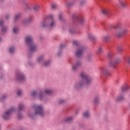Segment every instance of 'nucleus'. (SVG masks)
I'll use <instances>...</instances> for the list:
<instances>
[{
	"label": "nucleus",
	"instance_id": "bb28decb",
	"mask_svg": "<svg viewBox=\"0 0 130 130\" xmlns=\"http://www.w3.org/2000/svg\"><path fill=\"white\" fill-rule=\"evenodd\" d=\"M73 44L74 45L78 46V45H79V42H78L77 41H73Z\"/></svg>",
	"mask_w": 130,
	"mask_h": 130
},
{
	"label": "nucleus",
	"instance_id": "4be33fe9",
	"mask_svg": "<svg viewBox=\"0 0 130 130\" xmlns=\"http://www.w3.org/2000/svg\"><path fill=\"white\" fill-rule=\"evenodd\" d=\"M71 120H73V117H69L65 120V121H66V122H69L71 121Z\"/></svg>",
	"mask_w": 130,
	"mask_h": 130
},
{
	"label": "nucleus",
	"instance_id": "dca6fc26",
	"mask_svg": "<svg viewBox=\"0 0 130 130\" xmlns=\"http://www.w3.org/2000/svg\"><path fill=\"white\" fill-rule=\"evenodd\" d=\"M119 4L121 6V7H123V8H124V7H125V6H126V3L124 1H120Z\"/></svg>",
	"mask_w": 130,
	"mask_h": 130
},
{
	"label": "nucleus",
	"instance_id": "423d86ee",
	"mask_svg": "<svg viewBox=\"0 0 130 130\" xmlns=\"http://www.w3.org/2000/svg\"><path fill=\"white\" fill-rule=\"evenodd\" d=\"M113 28H114V29H117V30H120L123 35H124V34H126V33L128 32V29H123L122 26H121V25H120V24L119 23H118L115 26H114Z\"/></svg>",
	"mask_w": 130,
	"mask_h": 130
},
{
	"label": "nucleus",
	"instance_id": "3c124183",
	"mask_svg": "<svg viewBox=\"0 0 130 130\" xmlns=\"http://www.w3.org/2000/svg\"><path fill=\"white\" fill-rule=\"evenodd\" d=\"M3 99H5V95H3Z\"/></svg>",
	"mask_w": 130,
	"mask_h": 130
},
{
	"label": "nucleus",
	"instance_id": "6ab92c4d",
	"mask_svg": "<svg viewBox=\"0 0 130 130\" xmlns=\"http://www.w3.org/2000/svg\"><path fill=\"white\" fill-rule=\"evenodd\" d=\"M125 61L130 65V56H128L124 59Z\"/></svg>",
	"mask_w": 130,
	"mask_h": 130
},
{
	"label": "nucleus",
	"instance_id": "864d4df0",
	"mask_svg": "<svg viewBox=\"0 0 130 130\" xmlns=\"http://www.w3.org/2000/svg\"><path fill=\"white\" fill-rule=\"evenodd\" d=\"M0 41H2V38H0Z\"/></svg>",
	"mask_w": 130,
	"mask_h": 130
},
{
	"label": "nucleus",
	"instance_id": "5fc2aeb1",
	"mask_svg": "<svg viewBox=\"0 0 130 130\" xmlns=\"http://www.w3.org/2000/svg\"><path fill=\"white\" fill-rule=\"evenodd\" d=\"M58 55H59V53H58Z\"/></svg>",
	"mask_w": 130,
	"mask_h": 130
},
{
	"label": "nucleus",
	"instance_id": "c85d7f7f",
	"mask_svg": "<svg viewBox=\"0 0 130 130\" xmlns=\"http://www.w3.org/2000/svg\"><path fill=\"white\" fill-rule=\"evenodd\" d=\"M124 99V98L122 97V96H121V97H118L117 99V101H122V100Z\"/></svg>",
	"mask_w": 130,
	"mask_h": 130
},
{
	"label": "nucleus",
	"instance_id": "a878e982",
	"mask_svg": "<svg viewBox=\"0 0 130 130\" xmlns=\"http://www.w3.org/2000/svg\"><path fill=\"white\" fill-rule=\"evenodd\" d=\"M83 115L85 117H89L90 116V114H89V112H86L83 114Z\"/></svg>",
	"mask_w": 130,
	"mask_h": 130
},
{
	"label": "nucleus",
	"instance_id": "09e8293b",
	"mask_svg": "<svg viewBox=\"0 0 130 130\" xmlns=\"http://www.w3.org/2000/svg\"><path fill=\"white\" fill-rule=\"evenodd\" d=\"M62 47H63V45H60V48H62Z\"/></svg>",
	"mask_w": 130,
	"mask_h": 130
},
{
	"label": "nucleus",
	"instance_id": "49530a36",
	"mask_svg": "<svg viewBox=\"0 0 130 130\" xmlns=\"http://www.w3.org/2000/svg\"><path fill=\"white\" fill-rule=\"evenodd\" d=\"M4 24V21H0V26H3Z\"/></svg>",
	"mask_w": 130,
	"mask_h": 130
},
{
	"label": "nucleus",
	"instance_id": "de8ad7c7",
	"mask_svg": "<svg viewBox=\"0 0 130 130\" xmlns=\"http://www.w3.org/2000/svg\"><path fill=\"white\" fill-rule=\"evenodd\" d=\"M63 101H60L59 102V104H60L61 103H63Z\"/></svg>",
	"mask_w": 130,
	"mask_h": 130
},
{
	"label": "nucleus",
	"instance_id": "7ed1b4c3",
	"mask_svg": "<svg viewBox=\"0 0 130 130\" xmlns=\"http://www.w3.org/2000/svg\"><path fill=\"white\" fill-rule=\"evenodd\" d=\"M81 77L84 81H85L86 85H90L92 83V79L87 75L86 73L84 72L81 73Z\"/></svg>",
	"mask_w": 130,
	"mask_h": 130
},
{
	"label": "nucleus",
	"instance_id": "f704fd0d",
	"mask_svg": "<svg viewBox=\"0 0 130 130\" xmlns=\"http://www.w3.org/2000/svg\"><path fill=\"white\" fill-rule=\"evenodd\" d=\"M50 63V62H48V61L45 62V63H44V66L45 67H48V66H49Z\"/></svg>",
	"mask_w": 130,
	"mask_h": 130
},
{
	"label": "nucleus",
	"instance_id": "4468645a",
	"mask_svg": "<svg viewBox=\"0 0 130 130\" xmlns=\"http://www.w3.org/2000/svg\"><path fill=\"white\" fill-rule=\"evenodd\" d=\"M80 66H81V62H77L76 65L73 67V70H74V71H76V69H78L79 67H80Z\"/></svg>",
	"mask_w": 130,
	"mask_h": 130
},
{
	"label": "nucleus",
	"instance_id": "e433bc0d",
	"mask_svg": "<svg viewBox=\"0 0 130 130\" xmlns=\"http://www.w3.org/2000/svg\"><path fill=\"white\" fill-rule=\"evenodd\" d=\"M22 91L18 90L17 92V95H18V96H21V95H22Z\"/></svg>",
	"mask_w": 130,
	"mask_h": 130
},
{
	"label": "nucleus",
	"instance_id": "6e6552de",
	"mask_svg": "<svg viewBox=\"0 0 130 130\" xmlns=\"http://www.w3.org/2000/svg\"><path fill=\"white\" fill-rule=\"evenodd\" d=\"M85 49L84 47H80L76 52V55L77 57H82L83 56V54L84 53V51Z\"/></svg>",
	"mask_w": 130,
	"mask_h": 130
},
{
	"label": "nucleus",
	"instance_id": "2f4dec72",
	"mask_svg": "<svg viewBox=\"0 0 130 130\" xmlns=\"http://www.w3.org/2000/svg\"><path fill=\"white\" fill-rule=\"evenodd\" d=\"M70 33H71V34H74V33H75V29L74 28L70 29Z\"/></svg>",
	"mask_w": 130,
	"mask_h": 130
},
{
	"label": "nucleus",
	"instance_id": "c9c22d12",
	"mask_svg": "<svg viewBox=\"0 0 130 130\" xmlns=\"http://www.w3.org/2000/svg\"><path fill=\"white\" fill-rule=\"evenodd\" d=\"M37 94V91H34L32 92V96H33V97H34V96H36Z\"/></svg>",
	"mask_w": 130,
	"mask_h": 130
},
{
	"label": "nucleus",
	"instance_id": "2eb2a0df",
	"mask_svg": "<svg viewBox=\"0 0 130 130\" xmlns=\"http://www.w3.org/2000/svg\"><path fill=\"white\" fill-rule=\"evenodd\" d=\"M128 89H129V86L128 85L123 86L122 87V92H126Z\"/></svg>",
	"mask_w": 130,
	"mask_h": 130
},
{
	"label": "nucleus",
	"instance_id": "a211bd4d",
	"mask_svg": "<svg viewBox=\"0 0 130 130\" xmlns=\"http://www.w3.org/2000/svg\"><path fill=\"white\" fill-rule=\"evenodd\" d=\"M45 92L47 95H50L52 93V90H45Z\"/></svg>",
	"mask_w": 130,
	"mask_h": 130
},
{
	"label": "nucleus",
	"instance_id": "393cba45",
	"mask_svg": "<svg viewBox=\"0 0 130 130\" xmlns=\"http://www.w3.org/2000/svg\"><path fill=\"white\" fill-rule=\"evenodd\" d=\"M9 51L10 52V53H14V52H15V48H10L9 49Z\"/></svg>",
	"mask_w": 130,
	"mask_h": 130
},
{
	"label": "nucleus",
	"instance_id": "a18cd8bd",
	"mask_svg": "<svg viewBox=\"0 0 130 130\" xmlns=\"http://www.w3.org/2000/svg\"><path fill=\"white\" fill-rule=\"evenodd\" d=\"M62 16V14H59V19L60 20H61V17Z\"/></svg>",
	"mask_w": 130,
	"mask_h": 130
},
{
	"label": "nucleus",
	"instance_id": "ea45409f",
	"mask_svg": "<svg viewBox=\"0 0 130 130\" xmlns=\"http://www.w3.org/2000/svg\"><path fill=\"white\" fill-rule=\"evenodd\" d=\"M88 37L90 39H94V36L92 35H90Z\"/></svg>",
	"mask_w": 130,
	"mask_h": 130
},
{
	"label": "nucleus",
	"instance_id": "412c9836",
	"mask_svg": "<svg viewBox=\"0 0 130 130\" xmlns=\"http://www.w3.org/2000/svg\"><path fill=\"white\" fill-rule=\"evenodd\" d=\"M113 55H114V54L112 52H110L108 53V56L109 58H111Z\"/></svg>",
	"mask_w": 130,
	"mask_h": 130
},
{
	"label": "nucleus",
	"instance_id": "f8f14e48",
	"mask_svg": "<svg viewBox=\"0 0 130 130\" xmlns=\"http://www.w3.org/2000/svg\"><path fill=\"white\" fill-rule=\"evenodd\" d=\"M102 13L104 15H109L111 13V11L108 9H103Z\"/></svg>",
	"mask_w": 130,
	"mask_h": 130
},
{
	"label": "nucleus",
	"instance_id": "f257e3e1",
	"mask_svg": "<svg viewBox=\"0 0 130 130\" xmlns=\"http://www.w3.org/2000/svg\"><path fill=\"white\" fill-rule=\"evenodd\" d=\"M55 25V22L53 20V16L50 15L47 17L45 22L42 23V27H53Z\"/></svg>",
	"mask_w": 130,
	"mask_h": 130
},
{
	"label": "nucleus",
	"instance_id": "4c0bfd02",
	"mask_svg": "<svg viewBox=\"0 0 130 130\" xmlns=\"http://www.w3.org/2000/svg\"><path fill=\"white\" fill-rule=\"evenodd\" d=\"M20 17H21V15H20L19 14L16 15V16L15 17V21H17L18 20V19H19V18H20Z\"/></svg>",
	"mask_w": 130,
	"mask_h": 130
},
{
	"label": "nucleus",
	"instance_id": "c756f323",
	"mask_svg": "<svg viewBox=\"0 0 130 130\" xmlns=\"http://www.w3.org/2000/svg\"><path fill=\"white\" fill-rule=\"evenodd\" d=\"M43 59V56H41L38 59V62H41Z\"/></svg>",
	"mask_w": 130,
	"mask_h": 130
},
{
	"label": "nucleus",
	"instance_id": "39448f33",
	"mask_svg": "<svg viewBox=\"0 0 130 130\" xmlns=\"http://www.w3.org/2000/svg\"><path fill=\"white\" fill-rule=\"evenodd\" d=\"M73 20H74L75 22L80 23V24H82L84 22H85V19H84V17H83V16H77L76 14H74L73 15Z\"/></svg>",
	"mask_w": 130,
	"mask_h": 130
},
{
	"label": "nucleus",
	"instance_id": "8fccbe9b",
	"mask_svg": "<svg viewBox=\"0 0 130 130\" xmlns=\"http://www.w3.org/2000/svg\"><path fill=\"white\" fill-rule=\"evenodd\" d=\"M6 19H9V16L7 15V16H6Z\"/></svg>",
	"mask_w": 130,
	"mask_h": 130
},
{
	"label": "nucleus",
	"instance_id": "7c9ffc66",
	"mask_svg": "<svg viewBox=\"0 0 130 130\" xmlns=\"http://www.w3.org/2000/svg\"><path fill=\"white\" fill-rule=\"evenodd\" d=\"M117 50H118V52H121V51H122V47H118Z\"/></svg>",
	"mask_w": 130,
	"mask_h": 130
},
{
	"label": "nucleus",
	"instance_id": "c03bdc74",
	"mask_svg": "<svg viewBox=\"0 0 130 130\" xmlns=\"http://www.w3.org/2000/svg\"><path fill=\"white\" fill-rule=\"evenodd\" d=\"M73 3H69V4H68V6L69 7H71V6H73Z\"/></svg>",
	"mask_w": 130,
	"mask_h": 130
},
{
	"label": "nucleus",
	"instance_id": "20e7f679",
	"mask_svg": "<svg viewBox=\"0 0 130 130\" xmlns=\"http://www.w3.org/2000/svg\"><path fill=\"white\" fill-rule=\"evenodd\" d=\"M34 108L36 110V114H40L41 116L44 115V112L43 111V107L41 105L39 106H34Z\"/></svg>",
	"mask_w": 130,
	"mask_h": 130
},
{
	"label": "nucleus",
	"instance_id": "72a5a7b5",
	"mask_svg": "<svg viewBox=\"0 0 130 130\" xmlns=\"http://www.w3.org/2000/svg\"><path fill=\"white\" fill-rule=\"evenodd\" d=\"M102 51H103V49H102V48H101V47L99 48L98 53H102Z\"/></svg>",
	"mask_w": 130,
	"mask_h": 130
},
{
	"label": "nucleus",
	"instance_id": "f03ea898",
	"mask_svg": "<svg viewBox=\"0 0 130 130\" xmlns=\"http://www.w3.org/2000/svg\"><path fill=\"white\" fill-rule=\"evenodd\" d=\"M25 42L26 44L29 45L30 52H33V51H35V50H36V45H35L33 42V38H32V37L29 36L26 37Z\"/></svg>",
	"mask_w": 130,
	"mask_h": 130
},
{
	"label": "nucleus",
	"instance_id": "cd10ccee",
	"mask_svg": "<svg viewBox=\"0 0 130 130\" xmlns=\"http://www.w3.org/2000/svg\"><path fill=\"white\" fill-rule=\"evenodd\" d=\"M18 30H19V29H18L17 27H14V28H13L14 33H15V34L17 33Z\"/></svg>",
	"mask_w": 130,
	"mask_h": 130
},
{
	"label": "nucleus",
	"instance_id": "79ce46f5",
	"mask_svg": "<svg viewBox=\"0 0 130 130\" xmlns=\"http://www.w3.org/2000/svg\"><path fill=\"white\" fill-rule=\"evenodd\" d=\"M2 31V32H6V31H7V28H3Z\"/></svg>",
	"mask_w": 130,
	"mask_h": 130
},
{
	"label": "nucleus",
	"instance_id": "1a4fd4ad",
	"mask_svg": "<svg viewBox=\"0 0 130 130\" xmlns=\"http://www.w3.org/2000/svg\"><path fill=\"white\" fill-rule=\"evenodd\" d=\"M120 61V59H117L114 62L111 61L109 63V66L110 67H112V68L115 69V68L116 67V64H118Z\"/></svg>",
	"mask_w": 130,
	"mask_h": 130
},
{
	"label": "nucleus",
	"instance_id": "ddd939ff",
	"mask_svg": "<svg viewBox=\"0 0 130 130\" xmlns=\"http://www.w3.org/2000/svg\"><path fill=\"white\" fill-rule=\"evenodd\" d=\"M102 73L103 75H106V76L109 75V71L106 69H102Z\"/></svg>",
	"mask_w": 130,
	"mask_h": 130
},
{
	"label": "nucleus",
	"instance_id": "5701e85b",
	"mask_svg": "<svg viewBox=\"0 0 130 130\" xmlns=\"http://www.w3.org/2000/svg\"><path fill=\"white\" fill-rule=\"evenodd\" d=\"M86 3H87V1L86 0H82L81 1L80 5V6H84V5L86 4Z\"/></svg>",
	"mask_w": 130,
	"mask_h": 130
},
{
	"label": "nucleus",
	"instance_id": "aec40b11",
	"mask_svg": "<svg viewBox=\"0 0 130 130\" xmlns=\"http://www.w3.org/2000/svg\"><path fill=\"white\" fill-rule=\"evenodd\" d=\"M110 39V37H109V36H106L103 38V41H108V40H109Z\"/></svg>",
	"mask_w": 130,
	"mask_h": 130
},
{
	"label": "nucleus",
	"instance_id": "b1692460",
	"mask_svg": "<svg viewBox=\"0 0 130 130\" xmlns=\"http://www.w3.org/2000/svg\"><path fill=\"white\" fill-rule=\"evenodd\" d=\"M34 9L35 11H38V10H39V9H40V7H39V6H38V5H36L34 6Z\"/></svg>",
	"mask_w": 130,
	"mask_h": 130
},
{
	"label": "nucleus",
	"instance_id": "603ef678",
	"mask_svg": "<svg viewBox=\"0 0 130 130\" xmlns=\"http://www.w3.org/2000/svg\"><path fill=\"white\" fill-rule=\"evenodd\" d=\"M79 85H80V86H82V83H80Z\"/></svg>",
	"mask_w": 130,
	"mask_h": 130
},
{
	"label": "nucleus",
	"instance_id": "9b49d317",
	"mask_svg": "<svg viewBox=\"0 0 130 130\" xmlns=\"http://www.w3.org/2000/svg\"><path fill=\"white\" fill-rule=\"evenodd\" d=\"M118 32H115V35L117 37V38H121L123 36V34L120 30H118Z\"/></svg>",
	"mask_w": 130,
	"mask_h": 130
},
{
	"label": "nucleus",
	"instance_id": "9d476101",
	"mask_svg": "<svg viewBox=\"0 0 130 130\" xmlns=\"http://www.w3.org/2000/svg\"><path fill=\"white\" fill-rule=\"evenodd\" d=\"M17 79L18 81H24L25 76L22 73H20L19 74H17Z\"/></svg>",
	"mask_w": 130,
	"mask_h": 130
},
{
	"label": "nucleus",
	"instance_id": "473e14b6",
	"mask_svg": "<svg viewBox=\"0 0 130 130\" xmlns=\"http://www.w3.org/2000/svg\"><path fill=\"white\" fill-rule=\"evenodd\" d=\"M57 7V5L56 4H52V8L53 10H55V8Z\"/></svg>",
	"mask_w": 130,
	"mask_h": 130
},
{
	"label": "nucleus",
	"instance_id": "a19ab883",
	"mask_svg": "<svg viewBox=\"0 0 130 130\" xmlns=\"http://www.w3.org/2000/svg\"><path fill=\"white\" fill-rule=\"evenodd\" d=\"M18 118L21 119V118H22V117H23V116H22V114H19L18 115Z\"/></svg>",
	"mask_w": 130,
	"mask_h": 130
},
{
	"label": "nucleus",
	"instance_id": "0eeeda50",
	"mask_svg": "<svg viewBox=\"0 0 130 130\" xmlns=\"http://www.w3.org/2000/svg\"><path fill=\"white\" fill-rule=\"evenodd\" d=\"M15 111V108H12L8 111L6 112V113L3 115V117L4 119L7 120V119H9L10 118V115L12 114V113Z\"/></svg>",
	"mask_w": 130,
	"mask_h": 130
},
{
	"label": "nucleus",
	"instance_id": "37998d69",
	"mask_svg": "<svg viewBox=\"0 0 130 130\" xmlns=\"http://www.w3.org/2000/svg\"><path fill=\"white\" fill-rule=\"evenodd\" d=\"M42 96H43V93H42V92H41L40 95V99H42Z\"/></svg>",
	"mask_w": 130,
	"mask_h": 130
},
{
	"label": "nucleus",
	"instance_id": "f3484780",
	"mask_svg": "<svg viewBox=\"0 0 130 130\" xmlns=\"http://www.w3.org/2000/svg\"><path fill=\"white\" fill-rule=\"evenodd\" d=\"M24 109H25V107L24 106V105L20 104L19 105V111H21V110H24Z\"/></svg>",
	"mask_w": 130,
	"mask_h": 130
},
{
	"label": "nucleus",
	"instance_id": "58836bf2",
	"mask_svg": "<svg viewBox=\"0 0 130 130\" xmlns=\"http://www.w3.org/2000/svg\"><path fill=\"white\" fill-rule=\"evenodd\" d=\"M98 101H99L98 98H95L94 101V104H97V103H98Z\"/></svg>",
	"mask_w": 130,
	"mask_h": 130
}]
</instances>
